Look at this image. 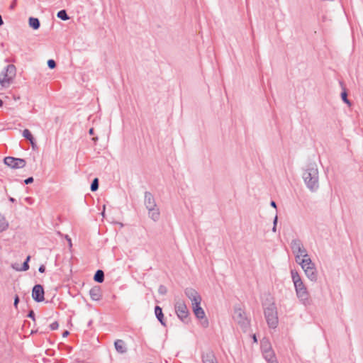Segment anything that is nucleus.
Listing matches in <instances>:
<instances>
[{"instance_id":"nucleus-16","label":"nucleus","mask_w":363,"mask_h":363,"mask_svg":"<svg viewBox=\"0 0 363 363\" xmlns=\"http://www.w3.org/2000/svg\"><path fill=\"white\" fill-rule=\"evenodd\" d=\"M149 217L154 221H157L160 219V213L157 207L147 209Z\"/></svg>"},{"instance_id":"nucleus-49","label":"nucleus","mask_w":363,"mask_h":363,"mask_svg":"<svg viewBox=\"0 0 363 363\" xmlns=\"http://www.w3.org/2000/svg\"><path fill=\"white\" fill-rule=\"evenodd\" d=\"M9 200L11 201V202H14L15 201V199L13 198H10Z\"/></svg>"},{"instance_id":"nucleus-10","label":"nucleus","mask_w":363,"mask_h":363,"mask_svg":"<svg viewBox=\"0 0 363 363\" xmlns=\"http://www.w3.org/2000/svg\"><path fill=\"white\" fill-rule=\"evenodd\" d=\"M44 289L42 285L36 284L32 290V297L36 302H42L44 301Z\"/></svg>"},{"instance_id":"nucleus-4","label":"nucleus","mask_w":363,"mask_h":363,"mask_svg":"<svg viewBox=\"0 0 363 363\" xmlns=\"http://www.w3.org/2000/svg\"><path fill=\"white\" fill-rule=\"evenodd\" d=\"M264 317L269 328H276L279 320L277 307L274 303L269 304L264 308Z\"/></svg>"},{"instance_id":"nucleus-38","label":"nucleus","mask_w":363,"mask_h":363,"mask_svg":"<svg viewBox=\"0 0 363 363\" xmlns=\"http://www.w3.org/2000/svg\"><path fill=\"white\" fill-rule=\"evenodd\" d=\"M294 255H295L296 262H298V264H300V262L302 259H301V257H302V255H297V254H294Z\"/></svg>"},{"instance_id":"nucleus-3","label":"nucleus","mask_w":363,"mask_h":363,"mask_svg":"<svg viewBox=\"0 0 363 363\" xmlns=\"http://www.w3.org/2000/svg\"><path fill=\"white\" fill-rule=\"evenodd\" d=\"M16 68L12 65H8L0 73V84L4 87L9 86L15 78Z\"/></svg>"},{"instance_id":"nucleus-24","label":"nucleus","mask_w":363,"mask_h":363,"mask_svg":"<svg viewBox=\"0 0 363 363\" xmlns=\"http://www.w3.org/2000/svg\"><path fill=\"white\" fill-rule=\"evenodd\" d=\"M23 136L30 142L32 145H34V138L28 129H25L23 131Z\"/></svg>"},{"instance_id":"nucleus-8","label":"nucleus","mask_w":363,"mask_h":363,"mask_svg":"<svg viewBox=\"0 0 363 363\" xmlns=\"http://www.w3.org/2000/svg\"><path fill=\"white\" fill-rule=\"evenodd\" d=\"M193 311L198 319L201 320V324L203 328L208 326V320L206 318L203 309L200 306V304L192 305Z\"/></svg>"},{"instance_id":"nucleus-27","label":"nucleus","mask_w":363,"mask_h":363,"mask_svg":"<svg viewBox=\"0 0 363 363\" xmlns=\"http://www.w3.org/2000/svg\"><path fill=\"white\" fill-rule=\"evenodd\" d=\"M98 189H99V179L97 178H95L91 184L90 189L91 191H96Z\"/></svg>"},{"instance_id":"nucleus-15","label":"nucleus","mask_w":363,"mask_h":363,"mask_svg":"<svg viewBox=\"0 0 363 363\" xmlns=\"http://www.w3.org/2000/svg\"><path fill=\"white\" fill-rule=\"evenodd\" d=\"M306 277L312 281H316L318 278V273L315 268V266L311 267V269H305L304 271Z\"/></svg>"},{"instance_id":"nucleus-41","label":"nucleus","mask_w":363,"mask_h":363,"mask_svg":"<svg viewBox=\"0 0 363 363\" xmlns=\"http://www.w3.org/2000/svg\"><path fill=\"white\" fill-rule=\"evenodd\" d=\"M277 220H278V217L276 215L275 217H274V221H273V225H277Z\"/></svg>"},{"instance_id":"nucleus-2","label":"nucleus","mask_w":363,"mask_h":363,"mask_svg":"<svg viewBox=\"0 0 363 363\" xmlns=\"http://www.w3.org/2000/svg\"><path fill=\"white\" fill-rule=\"evenodd\" d=\"M303 179L306 186L312 192L316 191L319 188L318 170L315 164H309L303 174Z\"/></svg>"},{"instance_id":"nucleus-50","label":"nucleus","mask_w":363,"mask_h":363,"mask_svg":"<svg viewBox=\"0 0 363 363\" xmlns=\"http://www.w3.org/2000/svg\"><path fill=\"white\" fill-rule=\"evenodd\" d=\"M253 340H254L255 342H257V338H256L255 335H254V336H253Z\"/></svg>"},{"instance_id":"nucleus-30","label":"nucleus","mask_w":363,"mask_h":363,"mask_svg":"<svg viewBox=\"0 0 363 363\" xmlns=\"http://www.w3.org/2000/svg\"><path fill=\"white\" fill-rule=\"evenodd\" d=\"M167 292V289L165 286L160 285L158 288V293L161 295H165Z\"/></svg>"},{"instance_id":"nucleus-47","label":"nucleus","mask_w":363,"mask_h":363,"mask_svg":"<svg viewBox=\"0 0 363 363\" xmlns=\"http://www.w3.org/2000/svg\"><path fill=\"white\" fill-rule=\"evenodd\" d=\"M92 323V320H90L88 323V326H90Z\"/></svg>"},{"instance_id":"nucleus-12","label":"nucleus","mask_w":363,"mask_h":363,"mask_svg":"<svg viewBox=\"0 0 363 363\" xmlns=\"http://www.w3.org/2000/svg\"><path fill=\"white\" fill-rule=\"evenodd\" d=\"M144 203L147 209L157 207L155 198L153 195L149 191H145V193Z\"/></svg>"},{"instance_id":"nucleus-7","label":"nucleus","mask_w":363,"mask_h":363,"mask_svg":"<svg viewBox=\"0 0 363 363\" xmlns=\"http://www.w3.org/2000/svg\"><path fill=\"white\" fill-rule=\"evenodd\" d=\"M4 164L13 169L23 168L26 166V162L23 159L6 157L4 158Z\"/></svg>"},{"instance_id":"nucleus-9","label":"nucleus","mask_w":363,"mask_h":363,"mask_svg":"<svg viewBox=\"0 0 363 363\" xmlns=\"http://www.w3.org/2000/svg\"><path fill=\"white\" fill-rule=\"evenodd\" d=\"M184 294L191 300V305L201 304V297L194 289L186 288L184 290Z\"/></svg>"},{"instance_id":"nucleus-45","label":"nucleus","mask_w":363,"mask_h":363,"mask_svg":"<svg viewBox=\"0 0 363 363\" xmlns=\"http://www.w3.org/2000/svg\"><path fill=\"white\" fill-rule=\"evenodd\" d=\"M3 24H4V21H3L1 16L0 15V26H1Z\"/></svg>"},{"instance_id":"nucleus-19","label":"nucleus","mask_w":363,"mask_h":363,"mask_svg":"<svg viewBox=\"0 0 363 363\" xmlns=\"http://www.w3.org/2000/svg\"><path fill=\"white\" fill-rule=\"evenodd\" d=\"M155 316L157 318V320L160 321V323L166 326V323L164 320V314L162 313V309L160 306H156L155 308Z\"/></svg>"},{"instance_id":"nucleus-33","label":"nucleus","mask_w":363,"mask_h":363,"mask_svg":"<svg viewBox=\"0 0 363 363\" xmlns=\"http://www.w3.org/2000/svg\"><path fill=\"white\" fill-rule=\"evenodd\" d=\"M19 303V297L18 295H16L14 298V302H13V306L16 308H18V304Z\"/></svg>"},{"instance_id":"nucleus-28","label":"nucleus","mask_w":363,"mask_h":363,"mask_svg":"<svg viewBox=\"0 0 363 363\" xmlns=\"http://www.w3.org/2000/svg\"><path fill=\"white\" fill-rule=\"evenodd\" d=\"M30 259V256H28L25 262L23 263L22 267H21V271H27L29 269L28 262Z\"/></svg>"},{"instance_id":"nucleus-13","label":"nucleus","mask_w":363,"mask_h":363,"mask_svg":"<svg viewBox=\"0 0 363 363\" xmlns=\"http://www.w3.org/2000/svg\"><path fill=\"white\" fill-rule=\"evenodd\" d=\"M203 363H218L213 351L209 350L202 354Z\"/></svg>"},{"instance_id":"nucleus-35","label":"nucleus","mask_w":363,"mask_h":363,"mask_svg":"<svg viewBox=\"0 0 363 363\" xmlns=\"http://www.w3.org/2000/svg\"><path fill=\"white\" fill-rule=\"evenodd\" d=\"M11 267L16 271H21V267H19V264L17 263L12 264Z\"/></svg>"},{"instance_id":"nucleus-5","label":"nucleus","mask_w":363,"mask_h":363,"mask_svg":"<svg viewBox=\"0 0 363 363\" xmlns=\"http://www.w3.org/2000/svg\"><path fill=\"white\" fill-rule=\"evenodd\" d=\"M233 318L244 332H247L249 330L250 320L247 318L245 311L241 308H235Z\"/></svg>"},{"instance_id":"nucleus-21","label":"nucleus","mask_w":363,"mask_h":363,"mask_svg":"<svg viewBox=\"0 0 363 363\" xmlns=\"http://www.w3.org/2000/svg\"><path fill=\"white\" fill-rule=\"evenodd\" d=\"M29 26L34 30H38L40 26V23L38 18L30 17L28 20Z\"/></svg>"},{"instance_id":"nucleus-32","label":"nucleus","mask_w":363,"mask_h":363,"mask_svg":"<svg viewBox=\"0 0 363 363\" xmlns=\"http://www.w3.org/2000/svg\"><path fill=\"white\" fill-rule=\"evenodd\" d=\"M59 327V324L57 321L53 322L50 325V330H57Z\"/></svg>"},{"instance_id":"nucleus-1","label":"nucleus","mask_w":363,"mask_h":363,"mask_svg":"<svg viewBox=\"0 0 363 363\" xmlns=\"http://www.w3.org/2000/svg\"><path fill=\"white\" fill-rule=\"evenodd\" d=\"M291 279L294 285L297 298L305 306L311 303L309 293L303 284L299 274L294 269L291 270Z\"/></svg>"},{"instance_id":"nucleus-34","label":"nucleus","mask_w":363,"mask_h":363,"mask_svg":"<svg viewBox=\"0 0 363 363\" xmlns=\"http://www.w3.org/2000/svg\"><path fill=\"white\" fill-rule=\"evenodd\" d=\"M33 182V178L32 177H30L24 180V183L26 184H29Z\"/></svg>"},{"instance_id":"nucleus-40","label":"nucleus","mask_w":363,"mask_h":363,"mask_svg":"<svg viewBox=\"0 0 363 363\" xmlns=\"http://www.w3.org/2000/svg\"><path fill=\"white\" fill-rule=\"evenodd\" d=\"M66 240H67V242L69 243V247H72V240L71 238L68 236V235H66Z\"/></svg>"},{"instance_id":"nucleus-14","label":"nucleus","mask_w":363,"mask_h":363,"mask_svg":"<svg viewBox=\"0 0 363 363\" xmlns=\"http://www.w3.org/2000/svg\"><path fill=\"white\" fill-rule=\"evenodd\" d=\"M114 347L116 350L120 354H124L127 352L125 344L123 340H116L114 342Z\"/></svg>"},{"instance_id":"nucleus-44","label":"nucleus","mask_w":363,"mask_h":363,"mask_svg":"<svg viewBox=\"0 0 363 363\" xmlns=\"http://www.w3.org/2000/svg\"><path fill=\"white\" fill-rule=\"evenodd\" d=\"M94 128H90V129H89V133L90 135H94Z\"/></svg>"},{"instance_id":"nucleus-39","label":"nucleus","mask_w":363,"mask_h":363,"mask_svg":"<svg viewBox=\"0 0 363 363\" xmlns=\"http://www.w3.org/2000/svg\"><path fill=\"white\" fill-rule=\"evenodd\" d=\"M38 271L40 273H44L45 271V267L43 264H41L38 268Z\"/></svg>"},{"instance_id":"nucleus-51","label":"nucleus","mask_w":363,"mask_h":363,"mask_svg":"<svg viewBox=\"0 0 363 363\" xmlns=\"http://www.w3.org/2000/svg\"><path fill=\"white\" fill-rule=\"evenodd\" d=\"M92 140H93L94 141H96V140H98V138H97V137H96V138H93V139H92Z\"/></svg>"},{"instance_id":"nucleus-46","label":"nucleus","mask_w":363,"mask_h":363,"mask_svg":"<svg viewBox=\"0 0 363 363\" xmlns=\"http://www.w3.org/2000/svg\"><path fill=\"white\" fill-rule=\"evenodd\" d=\"M272 231L274 233H276V231H277V225H273Z\"/></svg>"},{"instance_id":"nucleus-42","label":"nucleus","mask_w":363,"mask_h":363,"mask_svg":"<svg viewBox=\"0 0 363 363\" xmlns=\"http://www.w3.org/2000/svg\"><path fill=\"white\" fill-rule=\"evenodd\" d=\"M270 205H271V206H272V207H274V208H277V204H276V202H275V201H271V203H270Z\"/></svg>"},{"instance_id":"nucleus-52","label":"nucleus","mask_w":363,"mask_h":363,"mask_svg":"<svg viewBox=\"0 0 363 363\" xmlns=\"http://www.w3.org/2000/svg\"><path fill=\"white\" fill-rule=\"evenodd\" d=\"M13 7H14V4L11 6V9H13Z\"/></svg>"},{"instance_id":"nucleus-22","label":"nucleus","mask_w":363,"mask_h":363,"mask_svg":"<svg viewBox=\"0 0 363 363\" xmlns=\"http://www.w3.org/2000/svg\"><path fill=\"white\" fill-rule=\"evenodd\" d=\"M94 280L98 283H102L104 280V273L102 270L98 269L94 277Z\"/></svg>"},{"instance_id":"nucleus-20","label":"nucleus","mask_w":363,"mask_h":363,"mask_svg":"<svg viewBox=\"0 0 363 363\" xmlns=\"http://www.w3.org/2000/svg\"><path fill=\"white\" fill-rule=\"evenodd\" d=\"M303 245L302 242L299 239H294L291 242V248L294 254Z\"/></svg>"},{"instance_id":"nucleus-37","label":"nucleus","mask_w":363,"mask_h":363,"mask_svg":"<svg viewBox=\"0 0 363 363\" xmlns=\"http://www.w3.org/2000/svg\"><path fill=\"white\" fill-rule=\"evenodd\" d=\"M266 342H269L267 340L266 341H262V343H261V348H262V353H264V349H267V346H266Z\"/></svg>"},{"instance_id":"nucleus-6","label":"nucleus","mask_w":363,"mask_h":363,"mask_svg":"<svg viewBox=\"0 0 363 363\" xmlns=\"http://www.w3.org/2000/svg\"><path fill=\"white\" fill-rule=\"evenodd\" d=\"M175 312L177 317L184 323H189L190 320L189 313L187 306L183 301H178L176 302Z\"/></svg>"},{"instance_id":"nucleus-23","label":"nucleus","mask_w":363,"mask_h":363,"mask_svg":"<svg viewBox=\"0 0 363 363\" xmlns=\"http://www.w3.org/2000/svg\"><path fill=\"white\" fill-rule=\"evenodd\" d=\"M9 227V223L5 217L0 213V233L6 230Z\"/></svg>"},{"instance_id":"nucleus-36","label":"nucleus","mask_w":363,"mask_h":363,"mask_svg":"<svg viewBox=\"0 0 363 363\" xmlns=\"http://www.w3.org/2000/svg\"><path fill=\"white\" fill-rule=\"evenodd\" d=\"M28 317L35 320V313L33 311H30L28 314Z\"/></svg>"},{"instance_id":"nucleus-11","label":"nucleus","mask_w":363,"mask_h":363,"mask_svg":"<svg viewBox=\"0 0 363 363\" xmlns=\"http://www.w3.org/2000/svg\"><path fill=\"white\" fill-rule=\"evenodd\" d=\"M266 346L267 348L264 349V353H262L264 358L268 363H278L269 342H266Z\"/></svg>"},{"instance_id":"nucleus-31","label":"nucleus","mask_w":363,"mask_h":363,"mask_svg":"<svg viewBox=\"0 0 363 363\" xmlns=\"http://www.w3.org/2000/svg\"><path fill=\"white\" fill-rule=\"evenodd\" d=\"M48 66L50 69H54L56 67V62L54 60H49L48 61Z\"/></svg>"},{"instance_id":"nucleus-25","label":"nucleus","mask_w":363,"mask_h":363,"mask_svg":"<svg viewBox=\"0 0 363 363\" xmlns=\"http://www.w3.org/2000/svg\"><path fill=\"white\" fill-rule=\"evenodd\" d=\"M57 16L62 21H67L69 19V16L67 15V11L65 9L58 11Z\"/></svg>"},{"instance_id":"nucleus-18","label":"nucleus","mask_w":363,"mask_h":363,"mask_svg":"<svg viewBox=\"0 0 363 363\" xmlns=\"http://www.w3.org/2000/svg\"><path fill=\"white\" fill-rule=\"evenodd\" d=\"M300 264L303 271H305V269H311L315 266V264L311 261L309 256L308 257L303 258L300 262Z\"/></svg>"},{"instance_id":"nucleus-29","label":"nucleus","mask_w":363,"mask_h":363,"mask_svg":"<svg viewBox=\"0 0 363 363\" xmlns=\"http://www.w3.org/2000/svg\"><path fill=\"white\" fill-rule=\"evenodd\" d=\"M341 98H342V101H343L345 104H348L349 106H350V104H350V101L348 100V99H347V92H346L345 91H344L343 92H342V94H341Z\"/></svg>"},{"instance_id":"nucleus-48","label":"nucleus","mask_w":363,"mask_h":363,"mask_svg":"<svg viewBox=\"0 0 363 363\" xmlns=\"http://www.w3.org/2000/svg\"><path fill=\"white\" fill-rule=\"evenodd\" d=\"M3 106V101L0 99V107Z\"/></svg>"},{"instance_id":"nucleus-26","label":"nucleus","mask_w":363,"mask_h":363,"mask_svg":"<svg viewBox=\"0 0 363 363\" xmlns=\"http://www.w3.org/2000/svg\"><path fill=\"white\" fill-rule=\"evenodd\" d=\"M294 254L302 255L303 258L308 257V255L307 254L306 250L304 248L303 245Z\"/></svg>"},{"instance_id":"nucleus-43","label":"nucleus","mask_w":363,"mask_h":363,"mask_svg":"<svg viewBox=\"0 0 363 363\" xmlns=\"http://www.w3.org/2000/svg\"><path fill=\"white\" fill-rule=\"evenodd\" d=\"M68 335H69V332L67 330L64 331L63 333H62V336L64 337H67Z\"/></svg>"},{"instance_id":"nucleus-17","label":"nucleus","mask_w":363,"mask_h":363,"mask_svg":"<svg viewBox=\"0 0 363 363\" xmlns=\"http://www.w3.org/2000/svg\"><path fill=\"white\" fill-rule=\"evenodd\" d=\"M89 295L92 300L99 301L101 298V289L99 287H94L90 289Z\"/></svg>"}]
</instances>
